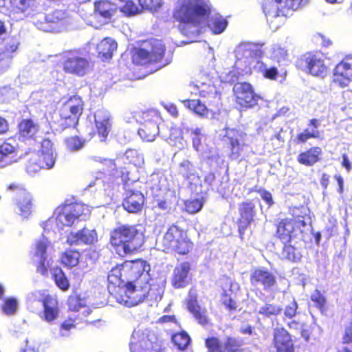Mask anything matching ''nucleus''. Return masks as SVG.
Masks as SVG:
<instances>
[{
    "label": "nucleus",
    "instance_id": "c85d7f7f",
    "mask_svg": "<svg viewBox=\"0 0 352 352\" xmlns=\"http://www.w3.org/2000/svg\"><path fill=\"white\" fill-rule=\"evenodd\" d=\"M322 157V148L319 146H311L298 155L297 162L305 166H313L321 161Z\"/></svg>",
    "mask_w": 352,
    "mask_h": 352
},
{
    "label": "nucleus",
    "instance_id": "680f3d73",
    "mask_svg": "<svg viewBox=\"0 0 352 352\" xmlns=\"http://www.w3.org/2000/svg\"><path fill=\"white\" fill-rule=\"evenodd\" d=\"M7 189L13 193L14 199L28 191L23 184L16 182L8 185Z\"/></svg>",
    "mask_w": 352,
    "mask_h": 352
},
{
    "label": "nucleus",
    "instance_id": "39448f33",
    "mask_svg": "<svg viewBox=\"0 0 352 352\" xmlns=\"http://www.w3.org/2000/svg\"><path fill=\"white\" fill-rule=\"evenodd\" d=\"M166 46L161 40L150 38L142 41L140 46L131 52L133 63L138 65H151L162 63Z\"/></svg>",
    "mask_w": 352,
    "mask_h": 352
},
{
    "label": "nucleus",
    "instance_id": "b1692460",
    "mask_svg": "<svg viewBox=\"0 0 352 352\" xmlns=\"http://www.w3.org/2000/svg\"><path fill=\"white\" fill-rule=\"evenodd\" d=\"M192 85L197 90V94L201 98L207 100L219 98L216 87L211 79L204 74H199L192 82Z\"/></svg>",
    "mask_w": 352,
    "mask_h": 352
},
{
    "label": "nucleus",
    "instance_id": "e433bc0d",
    "mask_svg": "<svg viewBox=\"0 0 352 352\" xmlns=\"http://www.w3.org/2000/svg\"><path fill=\"white\" fill-rule=\"evenodd\" d=\"M16 206L21 212V215L27 217L31 212L33 206L32 198L28 191L18 196L16 199Z\"/></svg>",
    "mask_w": 352,
    "mask_h": 352
},
{
    "label": "nucleus",
    "instance_id": "8fccbe9b",
    "mask_svg": "<svg viewBox=\"0 0 352 352\" xmlns=\"http://www.w3.org/2000/svg\"><path fill=\"white\" fill-rule=\"evenodd\" d=\"M17 307L18 302L14 298H7L3 300L1 308L4 314L9 316L15 314Z\"/></svg>",
    "mask_w": 352,
    "mask_h": 352
},
{
    "label": "nucleus",
    "instance_id": "4468645a",
    "mask_svg": "<svg viewBox=\"0 0 352 352\" xmlns=\"http://www.w3.org/2000/svg\"><path fill=\"white\" fill-rule=\"evenodd\" d=\"M143 122L138 129L140 138L146 142H152L159 135V125L157 120L159 116L157 112L153 110H147L142 113Z\"/></svg>",
    "mask_w": 352,
    "mask_h": 352
},
{
    "label": "nucleus",
    "instance_id": "de8ad7c7",
    "mask_svg": "<svg viewBox=\"0 0 352 352\" xmlns=\"http://www.w3.org/2000/svg\"><path fill=\"white\" fill-rule=\"evenodd\" d=\"M43 169L36 157L32 153L25 164L26 173L30 175H34Z\"/></svg>",
    "mask_w": 352,
    "mask_h": 352
},
{
    "label": "nucleus",
    "instance_id": "423d86ee",
    "mask_svg": "<svg viewBox=\"0 0 352 352\" xmlns=\"http://www.w3.org/2000/svg\"><path fill=\"white\" fill-rule=\"evenodd\" d=\"M210 8L202 0H181L173 12L174 19L182 23H195L210 14Z\"/></svg>",
    "mask_w": 352,
    "mask_h": 352
},
{
    "label": "nucleus",
    "instance_id": "864d4df0",
    "mask_svg": "<svg viewBox=\"0 0 352 352\" xmlns=\"http://www.w3.org/2000/svg\"><path fill=\"white\" fill-rule=\"evenodd\" d=\"M18 46V41L15 38H12L10 42L6 44L3 50L0 52V53H3L5 60L7 61L8 65L9 60L12 58V54L17 50Z\"/></svg>",
    "mask_w": 352,
    "mask_h": 352
},
{
    "label": "nucleus",
    "instance_id": "6e6d98bb",
    "mask_svg": "<svg viewBox=\"0 0 352 352\" xmlns=\"http://www.w3.org/2000/svg\"><path fill=\"white\" fill-rule=\"evenodd\" d=\"M129 163L135 166H140L144 163L143 157L138 152L133 149H129L125 153Z\"/></svg>",
    "mask_w": 352,
    "mask_h": 352
},
{
    "label": "nucleus",
    "instance_id": "f8f14e48",
    "mask_svg": "<svg viewBox=\"0 0 352 352\" xmlns=\"http://www.w3.org/2000/svg\"><path fill=\"white\" fill-rule=\"evenodd\" d=\"M50 244V241L46 238L36 240L30 252L31 261L35 265L36 272L43 276L48 275L49 263L47 261V251Z\"/></svg>",
    "mask_w": 352,
    "mask_h": 352
},
{
    "label": "nucleus",
    "instance_id": "c03bdc74",
    "mask_svg": "<svg viewBox=\"0 0 352 352\" xmlns=\"http://www.w3.org/2000/svg\"><path fill=\"white\" fill-rule=\"evenodd\" d=\"M288 56V50L285 47L278 45H274L272 47L271 58L274 61H276L278 63H280L282 62L287 60Z\"/></svg>",
    "mask_w": 352,
    "mask_h": 352
},
{
    "label": "nucleus",
    "instance_id": "2eb2a0df",
    "mask_svg": "<svg viewBox=\"0 0 352 352\" xmlns=\"http://www.w3.org/2000/svg\"><path fill=\"white\" fill-rule=\"evenodd\" d=\"M238 212L237 230L240 239L243 240L246 230L254 221L256 214V206L250 200L242 201L239 204Z\"/></svg>",
    "mask_w": 352,
    "mask_h": 352
},
{
    "label": "nucleus",
    "instance_id": "774afa93",
    "mask_svg": "<svg viewBox=\"0 0 352 352\" xmlns=\"http://www.w3.org/2000/svg\"><path fill=\"white\" fill-rule=\"evenodd\" d=\"M342 343H352V321L349 322V324L345 328L344 333L342 337Z\"/></svg>",
    "mask_w": 352,
    "mask_h": 352
},
{
    "label": "nucleus",
    "instance_id": "2f4dec72",
    "mask_svg": "<svg viewBox=\"0 0 352 352\" xmlns=\"http://www.w3.org/2000/svg\"><path fill=\"white\" fill-rule=\"evenodd\" d=\"M117 47L118 44L114 39L110 37H105L97 45L98 56L103 61L109 60L112 58L113 52L117 50Z\"/></svg>",
    "mask_w": 352,
    "mask_h": 352
},
{
    "label": "nucleus",
    "instance_id": "052dcab7",
    "mask_svg": "<svg viewBox=\"0 0 352 352\" xmlns=\"http://www.w3.org/2000/svg\"><path fill=\"white\" fill-rule=\"evenodd\" d=\"M76 327V319L68 318L60 326V333L62 336H67L68 333Z\"/></svg>",
    "mask_w": 352,
    "mask_h": 352
},
{
    "label": "nucleus",
    "instance_id": "ea45409f",
    "mask_svg": "<svg viewBox=\"0 0 352 352\" xmlns=\"http://www.w3.org/2000/svg\"><path fill=\"white\" fill-rule=\"evenodd\" d=\"M227 25V21L221 16H213L208 21V28L214 34H221Z\"/></svg>",
    "mask_w": 352,
    "mask_h": 352
},
{
    "label": "nucleus",
    "instance_id": "a19ab883",
    "mask_svg": "<svg viewBox=\"0 0 352 352\" xmlns=\"http://www.w3.org/2000/svg\"><path fill=\"white\" fill-rule=\"evenodd\" d=\"M186 106L190 110L193 111L197 115L201 117H207L209 114V110L206 106L199 100H187Z\"/></svg>",
    "mask_w": 352,
    "mask_h": 352
},
{
    "label": "nucleus",
    "instance_id": "49530a36",
    "mask_svg": "<svg viewBox=\"0 0 352 352\" xmlns=\"http://www.w3.org/2000/svg\"><path fill=\"white\" fill-rule=\"evenodd\" d=\"M224 352H243L241 343L235 338L228 336L224 342Z\"/></svg>",
    "mask_w": 352,
    "mask_h": 352
},
{
    "label": "nucleus",
    "instance_id": "e2e57ef3",
    "mask_svg": "<svg viewBox=\"0 0 352 352\" xmlns=\"http://www.w3.org/2000/svg\"><path fill=\"white\" fill-rule=\"evenodd\" d=\"M67 305L69 310L73 311H77L82 307L80 298L76 296H70L67 300Z\"/></svg>",
    "mask_w": 352,
    "mask_h": 352
},
{
    "label": "nucleus",
    "instance_id": "6ab92c4d",
    "mask_svg": "<svg viewBox=\"0 0 352 352\" xmlns=\"http://www.w3.org/2000/svg\"><path fill=\"white\" fill-rule=\"evenodd\" d=\"M252 285L263 287L265 291H270L277 286L276 276L265 267H256L252 270L250 276Z\"/></svg>",
    "mask_w": 352,
    "mask_h": 352
},
{
    "label": "nucleus",
    "instance_id": "4d7b16f0",
    "mask_svg": "<svg viewBox=\"0 0 352 352\" xmlns=\"http://www.w3.org/2000/svg\"><path fill=\"white\" fill-rule=\"evenodd\" d=\"M287 327L290 329L300 330L302 337H303L305 340H309V335L308 331L305 329L306 324L304 322L293 320L287 323Z\"/></svg>",
    "mask_w": 352,
    "mask_h": 352
},
{
    "label": "nucleus",
    "instance_id": "5701e85b",
    "mask_svg": "<svg viewBox=\"0 0 352 352\" xmlns=\"http://www.w3.org/2000/svg\"><path fill=\"white\" fill-rule=\"evenodd\" d=\"M98 241V234L95 230L84 227L76 232H69L66 243L70 245H94Z\"/></svg>",
    "mask_w": 352,
    "mask_h": 352
},
{
    "label": "nucleus",
    "instance_id": "f03ea898",
    "mask_svg": "<svg viewBox=\"0 0 352 352\" xmlns=\"http://www.w3.org/2000/svg\"><path fill=\"white\" fill-rule=\"evenodd\" d=\"M145 242L144 234L135 225L122 224L110 232L109 244L120 256L135 254Z\"/></svg>",
    "mask_w": 352,
    "mask_h": 352
},
{
    "label": "nucleus",
    "instance_id": "69168bd1",
    "mask_svg": "<svg viewBox=\"0 0 352 352\" xmlns=\"http://www.w3.org/2000/svg\"><path fill=\"white\" fill-rule=\"evenodd\" d=\"M254 191L258 193L263 200L268 205L269 207L274 204V201L271 192L264 188H259L254 190Z\"/></svg>",
    "mask_w": 352,
    "mask_h": 352
},
{
    "label": "nucleus",
    "instance_id": "dca6fc26",
    "mask_svg": "<svg viewBox=\"0 0 352 352\" xmlns=\"http://www.w3.org/2000/svg\"><path fill=\"white\" fill-rule=\"evenodd\" d=\"M229 150V157L232 160L239 159L247 146L245 141V135L240 131L231 129L226 131L224 135Z\"/></svg>",
    "mask_w": 352,
    "mask_h": 352
},
{
    "label": "nucleus",
    "instance_id": "338daca9",
    "mask_svg": "<svg viewBox=\"0 0 352 352\" xmlns=\"http://www.w3.org/2000/svg\"><path fill=\"white\" fill-rule=\"evenodd\" d=\"M263 76L267 79L275 80H276L278 74V71L275 67H270L265 68L263 72Z\"/></svg>",
    "mask_w": 352,
    "mask_h": 352
},
{
    "label": "nucleus",
    "instance_id": "cd10ccee",
    "mask_svg": "<svg viewBox=\"0 0 352 352\" xmlns=\"http://www.w3.org/2000/svg\"><path fill=\"white\" fill-rule=\"evenodd\" d=\"M190 270L189 262L184 261L176 266L173 270L171 284L175 288H183L188 285V276Z\"/></svg>",
    "mask_w": 352,
    "mask_h": 352
},
{
    "label": "nucleus",
    "instance_id": "473e14b6",
    "mask_svg": "<svg viewBox=\"0 0 352 352\" xmlns=\"http://www.w3.org/2000/svg\"><path fill=\"white\" fill-rule=\"evenodd\" d=\"M118 10V6L109 0H99L94 3V11L104 19H111Z\"/></svg>",
    "mask_w": 352,
    "mask_h": 352
},
{
    "label": "nucleus",
    "instance_id": "bf43d9fd",
    "mask_svg": "<svg viewBox=\"0 0 352 352\" xmlns=\"http://www.w3.org/2000/svg\"><path fill=\"white\" fill-rule=\"evenodd\" d=\"M311 300L314 302L318 309L323 311L325 309L326 298L322 293L316 289L311 296Z\"/></svg>",
    "mask_w": 352,
    "mask_h": 352
},
{
    "label": "nucleus",
    "instance_id": "a18cd8bd",
    "mask_svg": "<svg viewBox=\"0 0 352 352\" xmlns=\"http://www.w3.org/2000/svg\"><path fill=\"white\" fill-rule=\"evenodd\" d=\"M67 149L70 151H77L85 144V140L78 135H73L65 139Z\"/></svg>",
    "mask_w": 352,
    "mask_h": 352
},
{
    "label": "nucleus",
    "instance_id": "393cba45",
    "mask_svg": "<svg viewBox=\"0 0 352 352\" xmlns=\"http://www.w3.org/2000/svg\"><path fill=\"white\" fill-rule=\"evenodd\" d=\"M43 169H50L55 164L53 153V143L47 138L43 140L41 148L33 153Z\"/></svg>",
    "mask_w": 352,
    "mask_h": 352
},
{
    "label": "nucleus",
    "instance_id": "1a4fd4ad",
    "mask_svg": "<svg viewBox=\"0 0 352 352\" xmlns=\"http://www.w3.org/2000/svg\"><path fill=\"white\" fill-rule=\"evenodd\" d=\"M309 0H263L262 10L265 15L289 17L305 6Z\"/></svg>",
    "mask_w": 352,
    "mask_h": 352
},
{
    "label": "nucleus",
    "instance_id": "09e8293b",
    "mask_svg": "<svg viewBox=\"0 0 352 352\" xmlns=\"http://www.w3.org/2000/svg\"><path fill=\"white\" fill-rule=\"evenodd\" d=\"M203 205V201L199 199H187L184 201V209L189 214L198 212L201 210Z\"/></svg>",
    "mask_w": 352,
    "mask_h": 352
},
{
    "label": "nucleus",
    "instance_id": "58836bf2",
    "mask_svg": "<svg viewBox=\"0 0 352 352\" xmlns=\"http://www.w3.org/2000/svg\"><path fill=\"white\" fill-rule=\"evenodd\" d=\"M171 340L177 349L179 351H185L191 342L190 336L184 331L174 333Z\"/></svg>",
    "mask_w": 352,
    "mask_h": 352
},
{
    "label": "nucleus",
    "instance_id": "4be33fe9",
    "mask_svg": "<svg viewBox=\"0 0 352 352\" xmlns=\"http://www.w3.org/2000/svg\"><path fill=\"white\" fill-rule=\"evenodd\" d=\"M272 345L275 352H295L292 336L283 327L274 329Z\"/></svg>",
    "mask_w": 352,
    "mask_h": 352
},
{
    "label": "nucleus",
    "instance_id": "3c124183",
    "mask_svg": "<svg viewBox=\"0 0 352 352\" xmlns=\"http://www.w3.org/2000/svg\"><path fill=\"white\" fill-rule=\"evenodd\" d=\"M282 309L273 303H265L259 309L258 313L265 317L276 316L279 314Z\"/></svg>",
    "mask_w": 352,
    "mask_h": 352
},
{
    "label": "nucleus",
    "instance_id": "37998d69",
    "mask_svg": "<svg viewBox=\"0 0 352 352\" xmlns=\"http://www.w3.org/2000/svg\"><path fill=\"white\" fill-rule=\"evenodd\" d=\"M205 346L208 352H224V342H222L215 336H210L206 338Z\"/></svg>",
    "mask_w": 352,
    "mask_h": 352
},
{
    "label": "nucleus",
    "instance_id": "c9c22d12",
    "mask_svg": "<svg viewBox=\"0 0 352 352\" xmlns=\"http://www.w3.org/2000/svg\"><path fill=\"white\" fill-rule=\"evenodd\" d=\"M52 278L55 285L63 292H67L70 287V283L65 272L59 266L51 269Z\"/></svg>",
    "mask_w": 352,
    "mask_h": 352
},
{
    "label": "nucleus",
    "instance_id": "f3484780",
    "mask_svg": "<svg viewBox=\"0 0 352 352\" xmlns=\"http://www.w3.org/2000/svg\"><path fill=\"white\" fill-rule=\"evenodd\" d=\"M67 14L65 10H56L45 15L43 20L38 21L35 25L37 28L46 32H55L60 30L65 24Z\"/></svg>",
    "mask_w": 352,
    "mask_h": 352
},
{
    "label": "nucleus",
    "instance_id": "13d9d810",
    "mask_svg": "<svg viewBox=\"0 0 352 352\" xmlns=\"http://www.w3.org/2000/svg\"><path fill=\"white\" fill-rule=\"evenodd\" d=\"M142 10L155 11L162 5V0H138Z\"/></svg>",
    "mask_w": 352,
    "mask_h": 352
},
{
    "label": "nucleus",
    "instance_id": "a878e982",
    "mask_svg": "<svg viewBox=\"0 0 352 352\" xmlns=\"http://www.w3.org/2000/svg\"><path fill=\"white\" fill-rule=\"evenodd\" d=\"M18 148L10 138L0 143V168H5L17 162Z\"/></svg>",
    "mask_w": 352,
    "mask_h": 352
},
{
    "label": "nucleus",
    "instance_id": "9b49d317",
    "mask_svg": "<svg viewBox=\"0 0 352 352\" xmlns=\"http://www.w3.org/2000/svg\"><path fill=\"white\" fill-rule=\"evenodd\" d=\"M92 66L91 60L80 50L68 52L63 63V71L77 76H85Z\"/></svg>",
    "mask_w": 352,
    "mask_h": 352
},
{
    "label": "nucleus",
    "instance_id": "79ce46f5",
    "mask_svg": "<svg viewBox=\"0 0 352 352\" xmlns=\"http://www.w3.org/2000/svg\"><path fill=\"white\" fill-rule=\"evenodd\" d=\"M320 136V133L318 130L311 129L309 131L308 129H305L302 132H300L296 135L294 139V142L296 144H305L309 139H318Z\"/></svg>",
    "mask_w": 352,
    "mask_h": 352
},
{
    "label": "nucleus",
    "instance_id": "20e7f679",
    "mask_svg": "<svg viewBox=\"0 0 352 352\" xmlns=\"http://www.w3.org/2000/svg\"><path fill=\"white\" fill-rule=\"evenodd\" d=\"M161 245L164 252L179 256L190 254L195 248L188 230L182 228L177 223L169 226L163 235Z\"/></svg>",
    "mask_w": 352,
    "mask_h": 352
},
{
    "label": "nucleus",
    "instance_id": "6e6552de",
    "mask_svg": "<svg viewBox=\"0 0 352 352\" xmlns=\"http://www.w3.org/2000/svg\"><path fill=\"white\" fill-rule=\"evenodd\" d=\"M296 67L307 74L320 78L326 76L329 70L323 54L316 51L301 54L296 61Z\"/></svg>",
    "mask_w": 352,
    "mask_h": 352
},
{
    "label": "nucleus",
    "instance_id": "bb28decb",
    "mask_svg": "<svg viewBox=\"0 0 352 352\" xmlns=\"http://www.w3.org/2000/svg\"><path fill=\"white\" fill-rule=\"evenodd\" d=\"M94 123L100 141H105L111 128L109 113L103 109H98L94 113Z\"/></svg>",
    "mask_w": 352,
    "mask_h": 352
},
{
    "label": "nucleus",
    "instance_id": "0eeeda50",
    "mask_svg": "<svg viewBox=\"0 0 352 352\" xmlns=\"http://www.w3.org/2000/svg\"><path fill=\"white\" fill-rule=\"evenodd\" d=\"M84 102L78 95L70 96L59 111V126L61 130L76 129L84 110Z\"/></svg>",
    "mask_w": 352,
    "mask_h": 352
},
{
    "label": "nucleus",
    "instance_id": "aec40b11",
    "mask_svg": "<svg viewBox=\"0 0 352 352\" xmlns=\"http://www.w3.org/2000/svg\"><path fill=\"white\" fill-rule=\"evenodd\" d=\"M122 201L124 209L129 213L140 212L145 203V197L140 190L133 187L125 189Z\"/></svg>",
    "mask_w": 352,
    "mask_h": 352
},
{
    "label": "nucleus",
    "instance_id": "a211bd4d",
    "mask_svg": "<svg viewBox=\"0 0 352 352\" xmlns=\"http://www.w3.org/2000/svg\"><path fill=\"white\" fill-rule=\"evenodd\" d=\"M39 129L38 123L34 120L23 118L17 124L16 135L20 142H34L37 140Z\"/></svg>",
    "mask_w": 352,
    "mask_h": 352
},
{
    "label": "nucleus",
    "instance_id": "c756f323",
    "mask_svg": "<svg viewBox=\"0 0 352 352\" xmlns=\"http://www.w3.org/2000/svg\"><path fill=\"white\" fill-rule=\"evenodd\" d=\"M187 308L199 324L206 326L208 324L207 311L206 309H201L198 304L197 294H189V298L187 300Z\"/></svg>",
    "mask_w": 352,
    "mask_h": 352
},
{
    "label": "nucleus",
    "instance_id": "412c9836",
    "mask_svg": "<svg viewBox=\"0 0 352 352\" xmlns=\"http://www.w3.org/2000/svg\"><path fill=\"white\" fill-rule=\"evenodd\" d=\"M352 80V56L344 57L335 67L333 72L334 83L340 87H346Z\"/></svg>",
    "mask_w": 352,
    "mask_h": 352
},
{
    "label": "nucleus",
    "instance_id": "7c9ffc66",
    "mask_svg": "<svg viewBox=\"0 0 352 352\" xmlns=\"http://www.w3.org/2000/svg\"><path fill=\"white\" fill-rule=\"evenodd\" d=\"M43 307V317L47 322L56 320L58 316V302L55 296L45 295L41 300Z\"/></svg>",
    "mask_w": 352,
    "mask_h": 352
},
{
    "label": "nucleus",
    "instance_id": "603ef678",
    "mask_svg": "<svg viewBox=\"0 0 352 352\" xmlns=\"http://www.w3.org/2000/svg\"><path fill=\"white\" fill-rule=\"evenodd\" d=\"M120 10L125 16H133L140 12L138 7L130 0H126L125 3L120 8L118 7Z\"/></svg>",
    "mask_w": 352,
    "mask_h": 352
},
{
    "label": "nucleus",
    "instance_id": "ddd939ff",
    "mask_svg": "<svg viewBox=\"0 0 352 352\" xmlns=\"http://www.w3.org/2000/svg\"><path fill=\"white\" fill-rule=\"evenodd\" d=\"M233 93L236 103L244 109L254 107L261 99L260 95L255 92L252 85L247 82L236 83L234 86Z\"/></svg>",
    "mask_w": 352,
    "mask_h": 352
},
{
    "label": "nucleus",
    "instance_id": "f257e3e1",
    "mask_svg": "<svg viewBox=\"0 0 352 352\" xmlns=\"http://www.w3.org/2000/svg\"><path fill=\"white\" fill-rule=\"evenodd\" d=\"M151 266L144 259L124 261L109 272L107 289L115 295L122 286L125 287L126 302L137 305L147 300L160 301L164 292V283L150 277Z\"/></svg>",
    "mask_w": 352,
    "mask_h": 352
},
{
    "label": "nucleus",
    "instance_id": "9d476101",
    "mask_svg": "<svg viewBox=\"0 0 352 352\" xmlns=\"http://www.w3.org/2000/svg\"><path fill=\"white\" fill-rule=\"evenodd\" d=\"M87 207L81 203L71 202L63 204L59 208L55 219V223L58 229L71 227L81 216L85 214Z\"/></svg>",
    "mask_w": 352,
    "mask_h": 352
},
{
    "label": "nucleus",
    "instance_id": "4c0bfd02",
    "mask_svg": "<svg viewBox=\"0 0 352 352\" xmlns=\"http://www.w3.org/2000/svg\"><path fill=\"white\" fill-rule=\"evenodd\" d=\"M281 243H283L281 252L283 259L292 263H296L300 261L302 255L298 249L291 243L292 242Z\"/></svg>",
    "mask_w": 352,
    "mask_h": 352
},
{
    "label": "nucleus",
    "instance_id": "7ed1b4c3",
    "mask_svg": "<svg viewBox=\"0 0 352 352\" xmlns=\"http://www.w3.org/2000/svg\"><path fill=\"white\" fill-rule=\"evenodd\" d=\"M311 224L309 209L303 206L295 207L292 210V217L277 220L275 236L280 242H292L298 237H303L305 228Z\"/></svg>",
    "mask_w": 352,
    "mask_h": 352
},
{
    "label": "nucleus",
    "instance_id": "72a5a7b5",
    "mask_svg": "<svg viewBox=\"0 0 352 352\" xmlns=\"http://www.w3.org/2000/svg\"><path fill=\"white\" fill-rule=\"evenodd\" d=\"M10 11L15 14L30 12L38 6L37 0H9Z\"/></svg>",
    "mask_w": 352,
    "mask_h": 352
},
{
    "label": "nucleus",
    "instance_id": "0e129e2a",
    "mask_svg": "<svg viewBox=\"0 0 352 352\" xmlns=\"http://www.w3.org/2000/svg\"><path fill=\"white\" fill-rule=\"evenodd\" d=\"M298 304L296 301L294 299L289 305H287L284 310V315L287 318H294L297 312Z\"/></svg>",
    "mask_w": 352,
    "mask_h": 352
},
{
    "label": "nucleus",
    "instance_id": "f704fd0d",
    "mask_svg": "<svg viewBox=\"0 0 352 352\" xmlns=\"http://www.w3.org/2000/svg\"><path fill=\"white\" fill-rule=\"evenodd\" d=\"M82 254L77 250L67 248L60 256V263L68 269L77 266L81 258Z\"/></svg>",
    "mask_w": 352,
    "mask_h": 352
},
{
    "label": "nucleus",
    "instance_id": "5fc2aeb1",
    "mask_svg": "<svg viewBox=\"0 0 352 352\" xmlns=\"http://www.w3.org/2000/svg\"><path fill=\"white\" fill-rule=\"evenodd\" d=\"M221 303L230 311H235L237 309L236 302L231 297L226 291H224L221 295Z\"/></svg>",
    "mask_w": 352,
    "mask_h": 352
}]
</instances>
